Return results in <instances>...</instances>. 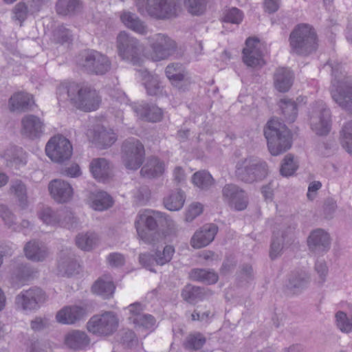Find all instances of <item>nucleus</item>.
Listing matches in <instances>:
<instances>
[{
    "mask_svg": "<svg viewBox=\"0 0 352 352\" xmlns=\"http://www.w3.org/2000/svg\"><path fill=\"white\" fill-rule=\"evenodd\" d=\"M329 65L332 75L330 87L331 98L341 108L352 113V80L343 73L340 63Z\"/></svg>",
    "mask_w": 352,
    "mask_h": 352,
    "instance_id": "nucleus-2",
    "label": "nucleus"
},
{
    "mask_svg": "<svg viewBox=\"0 0 352 352\" xmlns=\"http://www.w3.org/2000/svg\"><path fill=\"white\" fill-rule=\"evenodd\" d=\"M314 271L318 275L316 283L319 286H322L326 281L329 273L327 263L323 258H319L316 261Z\"/></svg>",
    "mask_w": 352,
    "mask_h": 352,
    "instance_id": "nucleus-53",
    "label": "nucleus"
},
{
    "mask_svg": "<svg viewBox=\"0 0 352 352\" xmlns=\"http://www.w3.org/2000/svg\"><path fill=\"white\" fill-rule=\"evenodd\" d=\"M166 220L162 212L146 210L140 212L135 221V227L138 236L145 243H155L157 241L159 233L157 232L158 224L162 220Z\"/></svg>",
    "mask_w": 352,
    "mask_h": 352,
    "instance_id": "nucleus-4",
    "label": "nucleus"
},
{
    "mask_svg": "<svg viewBox=\"0 0 352 352\" xmlns=\"http://www.w3.org/2000/svg\"><path fill=\"white\" fill-rule=\"evenodd\" d=\"M82 3L80 0H58L56 11L62 15H72L81 10Z\"/></svg>",
    "mask_w": 352,
    "mask_h": 352,
    "instance_id": "nucleus-37",
    "label": "nucleus"
},
{
    "mask_svg": "<svg viewBox=\"0 0 352 352\" xmlns=\"http://www.w3.org/2000/svg\"><path fill=\"white\" fill-rule=\"evenodd\" d=\"M243 60L249 67H256L263 63L261 43L257 38H248L245 41V47L243 50Z\"/></svg>",
    "mask_w": 352,
    "mask_h": 352,
    "instance_id": "nucleus-19",
    "label": "nucleus"
},
{
    "mask_svg": "<svg viewBox=\"0 0 352 352\" xmlns=\"http://www.w3.org/2000/svg\"><path fill=\"white\" fill-rule=\"evenodd\" d=\"M139 261L141 265H142L144 267L149 270L151 272H155L151 267L155 261V257L153 258V255L148 253L140 254L139 255Z\"/></svg>",
    "mask_w": 352,
    "mask_h": 352,
    "instance_id": "nucleus-63",
    "label": "nucleus"
},
{
    "mask_svg": "<svg viewBox=\"0 0 352 352\" xmlns=\"http://www.w3.org/2000/svg\"><path fill=\"white\" fill-rule=\"evenodd\" d=\"M341 144L349 153L352 154V121L346 122L342 129Z\"/></svg>",
    "mask_w": 352,
    "mask_h": 352,
    "instance_id": "nucleus-50",
    "label": "nucleus"
},
{
    "mask_svg": "<svg viewBox=\"0 0 352 352\" xmlns=\"http://www.w3.org/2000/svg\"><path fill=\"white\" fill-rule=\"evenodd\" d=\"M132 108L138 116L149 122H159L162 118V110L155 105L135 104Z\"/></svg>",
    "mask_w": 352,
    "mask_h": 352,
    "instance_id": "nucleus-28",
    "label": "nucleus"
},
{
    "mask_svg": "<svg viewBox=\"0 0 352 352\" xmlns=\"http://www.w3.org/2000/svg\"><path fill=\"white\" fill-rule=\"evenodd\" d=\"M90 171L95 179L104 182L112 175V168L105 158L93 159L89 164Z\"/></svg>",
    "mask_w": 352,
    "mask_h": 352,
    "instance_id": "nucleus-25",
    "label": "nucleus"
},
{
    "mask_svg": "<svg viewBox=\"0 0 352 352\" xmlns=\"http://www.w3.org/2000/svg\"><path fill=\"white\" fill-rule=\"evenodd\" d=\"M38 218L46 226L56 227L67 226L74 219L73 214L67 210H54L43 206L37 212Z\"/></svg>",
    "mask_w": 352,
    "mask_h": 352,
    "instance_id": "nucleus-16",
    "label": "nucleus"
},
{
    "mask_svg": "<svg viewBox=\"0 0 352 352\" xmlns=\"http://www.w3.org/2000/svg\"><path fill=\"white\" fill-rule=\"evenodd\" d=\"M243 19L242 11L236 8H232L223 12V21L233 24H239Z\"/></svg>",
    "mask_w": 352,
    "mask_h": 352,
    "instance_id": "nucleus-54",
    "label": "nucleus"
},
{
    "mask_svg": "<svg viewBox=\"0 0 352 352\" xmlns=\"http://www.w3.org/2000/svg\"><path fill=\"white\" fill-rule=\"evenodd\" d=\"M183 299L191 304H195L205 296L203 288L192 285H186L182 292Z\"/></svg>",
    "mask_w": 352,
    "mask_h": 352,
    "instance_id": "nucleus-38",
    "label": "nucleus"
},
{
    "mask_svg": "<svg viewBox=\"0 0 352 352\" xmlns=\"http://www.w3.org/2000/svg\"><path fill=\"white\" fill-rule=\"evenodd\" d=\"M65 254L63 252L61 253V256L60 261H58V267L60 272L67 276H71L76 271L77 268L78 267V264L77 263L74 254L69 253L67 257H64L63 256Z\"/></svg>",
    "mask_w": 352,
    "mask_h": 352,
    "instance_id": "nucleus-41",
    "label": "nucleus"
},
{
    "mask_svg": "<svg viewBox=\"0 0 352 352\" xmlns=\"http://www.w3.org/2000/svg\"><path fill=\"white\" fill-rule=\"evenodd\" d=\"M48 189L54 200L60 204L69 202L74 195V189L71 184L60 179L52 180L49 183Z\"/></svg>",
    "mask_w": 352,
    "mask_h": 352,
    "instance_id": "nucleus-20",
    "label": "nucleus"
},
{
    "mask_svg": "<svg viewBox=\"0 0 352 352\" xmlns=\"http://www.w3.org/2000/svg\"><path fill=\"white\" fill-rule=\"evenodd\" d=\"M114 290L115 286L113 281L107 276L100 278L92 286V292L103 298L111 297Z\"/></svg>",
    "mask_w": 352,
    "mask_h": 352,
    "instance_id": "nucleus-35",
    "label": "nucleus"
},
{
    "mask_svg": "<svg viewBox=\"0 0 352 352\" xmlns=\"http://www.w3.org/2000/svg\"><path fill=\"white\" fill-rule=\"evenodd\" d=\"M151 48V58L153 61L167 59L177 49L176 43L164 34H155L148 37Z\"/></svg>",
    "mask_w": 352,
    "mask_h": 352,
    "instance_id": "nucleus-11",
    "label": "nucleus"
},
{
    "mask_svg": "<svg viewBox=\"0 0 352 352\" xmlns=\"http://www.w3.org/2000/svg\"><path fill=\"white\" fill-rule=\"evenodd\" d=\"M78 65L88 74L102 76L111 67L109 58L96 50H87L80 54L76 60Z\"/></svg>",
    "mask_w": 352,
    "mask_h": 352,
    "instance_id": "nucleus-8",
    "label": "nucleus"
},
{
    "mask_svg": "<svg viewBox=\"0 0 352 352\" xmlns=\"http://www.w3.org/2000/svg\"><path fill=\"white\" fill-rule=\"evenodd\" d=\"M10 192L18 199L20 206L25 208L28 206L27 188L21 180H12L10 184Z\"/></svg>",
    "mask_w": 352,
    "mask_h": 352,
    "instance_id": "nucleus-44",
    "label": "nucleus"
},
{
    "mask_svg": "<svg viewBox=\"0 0 352 352\" xmlns=\"http://www.w3.org/2000/svg\"><path fill=\"white\" fill-rule=\"evenodd\" d=\"M203 212V206L200 203H192L188 207L186 214V221H192Z\"/></svg>",
    "mask_w": 352,
    "mask_h": 352,
    "instance_id": "nucleus-60",
    "label": "nucleus"
},
{
    "mask_svg": "<svg viewBox=\"0 0 352 352\" xmlns=\"http://www.w3.org/2000/svg\"><path fill=\"white\" fill-rule=\"evenodd\" d=\"M45 129L44 121L36 116L28 114L21 120V134L30 140L41 138Z\"/></svg>",
    "mask_w": 352,
    "mask_h": 352,
    "instance_id": "nucleus-17",
    "label": "nucleus"
},
{
    "mask_svg": "<svg viewBox=\"0 0 352 352\" xmlns=\"http://www.w3.org/2000/svg\"><path fill=\"white\" fill-rule=\"evenodd\" d=\"M0 216L5 223L14 230L19 231L17 226H15V217L12 212L5 206L0 205Z\"/></svg>",
    "mask_w": 352,
    "mask_h": 352,
    "instance_id": "nucleus-59",
    "label": "nucleus"
},
{
    "mask_svg": "<svg viewBox=\"0 0 352 352\" xmlns=\"http://www.w3.org/2000/svg\"><path fill=\"white\" fill-rule=\"evenodd\" d=\"M50 325V322L47 318H36L31 322V328L34 331H41L47 328Z\"/></svg>",
    "mask_w": 352,
    "mask_h": 352,
    "instance_id": "nucleus-64",
    "label": "nucleus"
},
{
    "mask_svg": "<svg viewBox=\"0 0 352 352\" xmlns=\"http://www.w3.org/2000/svg\"><path fill=\"white\" fill-rule=\"evenodd\" d=\"M98 241L97 234L93 232L78 234L76 239L77 246L85 251H89L93 249L96 245Z\"/></svg>",
    "mask_w": 352,
    "mask_h": 352,
    "instance_id": "nucleus-46",
    "label": "nucleus"
},
{
    "mask_svg": "<svg viewBox=\"0 0 352 352\" xmlns=\"http://www.w3.org/2000/svg\"><path fill=\"white\" fill-rule=\"evenodd\" d=\"M218 227L213 223L206 224L196 231L190 240L194 248L199 249L209 245L214 239Z\"/></svg>",
    "mask_w": 352,
    "mask_h": 352,
    "instance_id": "nucleus-23",
    "label": "nucleus"
},
{
    "mask_svg": "<svg viewBox=\"0 0 352 352\" xmlns=\"http://www.w3.org/2000/svg\"><path fill=\"white\" fill-rule=\"evenodd\" d=\"M286 120L289 122H294L297 116V105L290 99L283 98L280 100L279 104Z\"/></svg>",
    "mask_w": 352,
    "mask_h": 352,
    "instance_id": "nucleus-49",
    "label": "nucleus"
},
{
    "mask_svg": "<svg viewBox=\"0 0 352 352\" xmlns=\"http://www.w3.org/2000/svg\"><path fill=\"white\" fill-rule=\"evenodd\" d=\"M70 142L62 135L52 138L46 144V155L54 162L63 163L69 160L72 155Z\"/></svg>",
    "mask_w": 352,
    "mask_h": 352,
    "instance_id": "nucleus-14",
    "label": "nucleus"
},
{
    "mask_svg": "<svg viewBox=\"0 0 352 352\" xmlns=\"http://www.w3.org/2000/svg\"><path fill=\"white\" fill-rule=\"evenodd\" d=\"M144 160V148L140 140L134 138L126 140L122 146V161L127 169L137 170Z\"/></svg>",
    "mask_w": 352,
    "mask_h": 352,
    "instance_id": "nucleus-9",
    "label": "nucleus"
},
{
    "mask_svg": "<svg viewBox=\"0 0 352 352\" xmlns=\"http://www.w3.org/2000/svg\"><path fill=\"white\" fill-rule=\"evenodd\" d=\"M33 104L32 96L24 92L16 93L9 100L10 109L12 111L30 110Z\"/></svg>",
    "mask_w": 352,
    "mask_h": 352,
    "instance_id": "nucleus-32",
    "label": "nucleus"
},
{
    "mask_svg": "<svg viewBox=\"0 0 352 352\" xmlns=\"http://www.w3.org/2000/svg\"><path fill=\"white\" fill-rule=\"evenodd\" d=\"M58 94L61 100H69L78 109L84 111L96 110L101 102L96 90L88 85L64 83L58 88Z\"/></svg>",
    "mask_w": 352,
    "mask_h": 352,
    "instance_id": "nucleus-1",
    "label": "nucleus"
},
{
    "mask_svg": "<svg viewBox=\"0 0 352 352\" xmlns=\"http://www.w3.org/2000/svg\"><path fill=\"white\" fill-rule=\"evenodd\" d=\"M94 141L98 146L106 148L112 146L117 140L118 136L112 129L98 126L94 129Z\"/></svg>",
    "mask_w": 352,
    "mask_h": 352,
    "instance_id": "nucleus-30",
    "label": "nucleus"
},
{
    "mask_svg": "<svg viewBox=\"0 0 352 352\" xmlns=\"http://www.w3.org/2000/svg\"><path fill=\"white\" fill-rule=\"evenodd\" d=\"M206 342V337L199 332L190 333L184 342V346L186 349L199 350L203 347Z\"/></svg>",
    "mask_w": 352,
    "mask_h": 352,
    "instance_id": "nucleus-48",
    "label": "nucleus"
},
{
    "mask_svg": "<svg viewBox=\"0 0 352 352\" xmlns=\"http://www.w3.org/2000/svg\"><path fill=\"white\" fill-rule=\"evenodd\" d=\"M267 148L272 155H279L289 150L292 144L290 130L278 119L269 120L263 129Z\"/></svg>",
    "mask_w": 352,
    "mask_h": 352,
    "instance_id": "nucleus-3",
    "label": "nucleus"
},
{
    "mask_svg": "<svg viewBox=\"0 0 352 352\" xmlns=\"http://www.w3.org/2000/svg\"><path fill=\"white\" fill-rule=\"evenodd\" d=\"M90 342L88 335L80 330L71 331L65 337L66 346L75 351L85 349L89 346Z\"/></svg>",
    "mask_w": 352,
    "mask_h": 352,
    "instance_id": "nucleus-26",
    "label": "nucleus"
},
{
    "mask_svg": "<svg viewBox=\"0 0 352 352\" xmlns=\"http://www.w3.org/2000/svg\"><path fill=\"white\" fill-rule=\"evenodd\" d=\"M87 314L85 307L82 306H66L58 311L56 320L62 324H73L84 318Z\"/></svg>",
    "mask_w": 352,
    "mask_h": 352,
    "instance_id": "nucleus-24",
    "label": "nucleus"
},
{
    "mask_svg": "<svg viewBox=\"0 0 352 352\" xmlns=\"http://www.w3.org/2000/svg\"><path fill=\"white\" fill-rule=\"evenodd\" d=\"M179 10V0H146L144 14L157 19L175 17Z\"/></svg>",
    "mask_w": 352,
    "mask_h": 352,
    "instance_id": "nucleus-12",
    "label": "nucleus"
},
{
    "mask_svg": "<svg viewBox=\"0 0 352 352\" xmlns=\"http://www.w3.org/2000/svg\"><path fill=\"white\" fill-rule=\"evenodd\" d=\"M185 200V193L182 190L177 189L164 198V205L168 210L178 211L182 208Z\"/></svg>",
    "mask_w": 352,
    "mask_h": 352,
    "instance_id": "nucleus-36",
    "label": "nucleus"
},
{
    "mask_svg": "<svg viewBox=\"0 0 352 352\" xmlns=\"http://www.w3.org/2000/svg\"><path fill=\"white\" fill-rule=\"evenodd\" d=\"M298 164L294 161V156L291 154L287 155L283 160L280 166V174L284 177L292 176L298 168Z\"/></svg>",
    "mask_w": 352,
    "mask_h": 352,
    "instance_id": "nucleus-52",
    "label": "nucleus"
},
{
    "mask_svg": "<svg viewBox=\"0 0 352 352\" xmlns=\"http://www.w3.org/2000/svg\"><path fill=\"white\" fill-rule=\"evenodd\" d=\"M223 199L236 210H243L246 208L248 199L243 190L236 185L226 184L222 189Z\"/></svg>",
    "mask_w": 352,
    "mask_h": 352,
    "instance_id": "nucleus-18",
    "label": "nucleus"
},
{
    "mask_svg": "<svg viewBox=\"0 0 352 352\" xmlns=\"http://www.w3.org/2000/svg\"><path fill=\"white\" fill-rule=\"evenodd\" d=\"M236 177L241 181L252 184L265 179L268 175V166L262 159L250 156L236 164Z\"/></svg>",
    "mask_w": 352,
    "mask_h": 352,
    "instance_id": "nucleus-5",
    "label": "nucleus"
},
{
    "mask_svg": "<svg viewBox=\"0 0 352 352\" xmlns=\"http://www.w3.org/2000/svg\"><path fill=\"white\" fill-rule=\"evenodd\" d=\"M337 327L344 333L352 332V318H349L346 313L339 311L336 314Z\"/></svg>",
    "mask_w": 352,
    "mask_h": 352,
    "instance_id": "nucleus-51",
    "label": "nucleus"
},
{
    "mask_svg": "<svg viewBox=\"0 0 352 352\" xmlns=\"http://www.w3.org/2000/svg\"><path fill=\"white\" fill-rule=\"evenodd\" d=\"M192 182L195 186L201 190H208L214 184L212 175L206 170H200L194 173Z\"/></svg>",
    "mask_w": 352,
    "mask_h": 352,
    "instance_id": "nucleus-45",
    "label": "nucleus"
},
{
    "mask_svg": "<svg viewBox=\"0 0 352 352\" xmlns=\"http://www.w3.org/2000/svg\"><path fill=\"white\" fill-rule=\"evenodd\" d=\"M35 12L31 10V6L28 3L21 1L16 3L12 9V19L18 21L19 25H22L29 14Z\"/></svg>",
    "mask_w": 352,
    "mask_h": 352,
    "instance_id": "nucleus-47",
    "label": "nucleus"
},
{
    "mask_svg": "<svg viewBox=\"0 0 352 352\" xmlns=\"http://www.w3.org/2000/svg\"><path fill=\"white\" fill-rule=\"evenodd\" d=\"M289 43L292 52L298 55H308L317 49L316 34L310 25H299L291 32Z\"/></svg>",
    "mask_w": 352,
    "mask_h": 352,
    "instance_id": "nucleus-7",
    "label": "nucleus"
},
{
    "mask_svg": "<svg viewBox=\"0 0 352 352\" xmlns=\"http://www.w3.org/2000/svg\"><path fill=\"white\" fill-rule=\"evenodd\" d=\"M294 76L287 68H278L274 75V86L280 92L287 91L292 85Z\"/></svg>",
    "mask_w": 352,
    "mask_h": 352,
    "instance_id": "nucleus-31",
    "label": "nucleus"
},
{
    "mask_svg": "<svg viewBox=\"0 0 352 352\" xmlns=\"http://www.w3.org/2000/svg\"><path fill=\"white\" fill-rule=\"evenodd\" d=\"M54 39L56 43H69L72 40L71 32L64 25H58L54 31Z\"/></svg>",
    "mask_w": 352,
    "mask_h": 352,
    "instance_id": "nucleus-56",
    "label": "nucleus"
},
{
    "mask_svg": "<svg viewBox=\"0 0 352 352\" xmlns=\"http://www.w3.org/2000/svg\"><path fill=\"white\" fill-rule=\"evenodd\" d=\"M278 235V232H274L270 252V256L272 259L276 258L280 254L283 248V239L284 236L282 234L281 237H279Z\"/></svg>",
    "mask_w": 352,
    "mask_h": 352,
    "instance_id": "nucleus-58",
    "label": "nucleus"
},
{
    "mask_svg": "<svg viewBox=\"0 0 352 352\" xmlns=\"http://www.w3.org/2000/svg\"><path fill=\"white\" fill-rule=\"evenodd\" d=\"M23 250L27 258L32 261H43L48 255L47 248L35 240L28 242Z\"/></svg>",
    "mask_w": 352,
    "mask_h": 352,
    "instance_id": "nucleus-29",
    "label": "nucleus"
},
{
    "mask_svg": "<svg viewBox=\"0 0 352 352\" xmlns=\"http://www.w3.org/2000/svg\"><path fill=\"white\" fill-rule=\"evenodd\" d=\"M112 197L104 191L96 192L93 197L91 206L96 210H105L113 205Z\"/></svg>",
    "mask_w": 352,
    "mask_h": 352,
    "instance_id": "nucleus-43",
    "label": "nucleus"
},
{
    "mask_svg": "<svg viewBox=\"0 0 352 352\" xmlns=\"http://www.w3.org/2000/svg\"><path fill=\"white\" fill-rule=\"evenodd\" d=\"M116 48L120 58L133 65L140 66L144 60V47L135 37L125 31L120 32L116 37Z\"/></svg>",
    "mask_w": 352,
    "mask_h": 352,
    "instance_id": "nucleus-6",
    "label": "nucleus"
},
{
    "mask_svg": "<svg viewBox=\"0 0 352 352\" xmlns=\"http://www.w3.org/2000/svg\"><path fill=\"white\" fill-rule=\"evenodd\" d=\"M311 129L319 135H327L330 131L331 113L322 101H317L312 106L310 114Z\"/></svg>",
    "mask_w": 352,
    "mask_h": 352,
    "instance_id": "nucleus-13",
    "label": "nucleus"
},
{
    "mask_svg": "<svg viewBox=\"0 0 352 352\" xmlns=\"http://www.w3.org/2000/svg\"><path fill=\"white\" fill-rule=\"evenodd\" d=\"M46 298L45 293L41 288L32 287L17 294L14 303L18 309L23 311H32L38 309Z\"/></svg>",
    "mask_w": 352,
    "mask_h": 352,
    "instance_id": "nucleus-15",
    "label": "nucleus"
},
{
    "mask_svg": "<svg viewBox=\"0 0 352 352\" xmlns=\"http://www.w3.org/2000/svg\"><path fill=\"white\" fill-rule=\"evenodd\" d=\"M175 249L171 245H166L162 252L157 251L155 254V261L157 265H164L170 261Z\"/></svg>",
    "mask_w": 352,
    "mask_h": 352,
    "instance_id": "nucleus-55",
    "label": "nucleus"
},
{
    "mask_svg": "<svg viewBox=\"0 0 352 352\" xmlns=\"http://www.w3.org/2000/svg\"><path fill=\"white\" fill-rule=\"evenodd\" d=\"M32 270L23 264L16 265L12 270L11 280L13 283L23 285L32 276Z\"/></svg>",
    "mask_w": 352,
    "mask_h": 352,
    "instance_id": "nucleus-42",
    "label": "nucleus"
},
{
    "mask_svg": "<svg viewBox=\"0 0 352 352\" xmlns=\"http://www.w3.org/2000/svg\"><path fill=\"white\" fill-rule=\"evenodd\" d=\"M164 170V164L157 157H151L141 168V175L147 178L160 177Z\"/></svg>",
    "mask_w": 352,
    "mask_h": 352,
    "instance_id": "nucleus-34",
    "label": "nucleus"
},
{
    "mask_svg": "<svg viewBox=\"0 0 352 352\" xmlns=\"http://www.w3.org/2000/svg\"><path fill=\"white\" fill-rule=\"evenodd\" d=\"M311 279V274L306 270H294L289 276L287 289L294 294H300L308 287Z\"/></svg>",
    "mask_w": 352,
    "mask_h": 352,
    "instance_id": "nucleus-21",
    "label": "nucleus"
},
{
    "mask_svg": "<svg viewBox=\"0 0 352 352\" xmlns=\"http://www.w3.org/2000/svg\"><path fill=\"white\" fill-rule=\"evenodd\" d=\"M118 319L112 311L92 316L87 323V330L96 336H109L116 331Z\"/></svg>",
    "mask_w": 352,
    "mask_h": 352,
    "instance_id": "nucleus-10",
    "label": "nucleus"
},
{
    "mask_svg": "<svg viewBox=\"0 0 352 352\" xmlns=\"http://www.w3.org/2000/svg\"><path fill=\"white\" fill-rule=\"evenodd\" d=\"M122 23L129 29L142 35L148 33V28L135 13L123 11L120 14Z\"/></svg>",
    "mask_w": 352,
    "mask_h": 352,
    "instance_id": "nucleus-27",
    "label": "nucleus"
},
{
    "mask_svg": "<svg viewBox=\"0 0 352 352\" xmlns=\"http://www.w3.org/2000/svg\"><path fill=\"white\" fill-rule=\"evenodd\" d=\"M140 76L144 81L147 94L150 96H157L161 91L160 80L157 75H153L145 69L138 70Z\"/></svg>",
    "mask_w": 352,
    "mask_h": 352,
    "instance_id": "nucleus-33",
    "label": "nucleus"
},
{
    "mask_svg": "<svg viewBox=\"0 0 352 352\" xmlns=\"http://www.w3.org/2000/svg\"><path fill=\"white\" fill-rule=\"evenodd\" d=\"M307 243L312 252L317 254H324L330 248V236L324 230L318 228L310 233Z\"/></svg>",
    "mask_w": 352,
    "mask_h": 352,
    "instance_id": "nucleus-22",
    "label": "nucleus"
},
{
    "mask_svg": "<svg viewBox=\"0 0 352 352\" xmlns=\"http://www.w3.org/2000/svg\"><path fill=\"white\" fill-rule=\"evenodd\" d=\"M129 320L135 325L143 327L146 329H150L155 325V320L150 314L138 315L136 317L129 318Z\"/></svg>",
    "mask_w": 352,
    "mask_h": 352,
    "instance_id": "nucleus-57",
    "label": "nucleus"
},
{
    "mask_svg": "<svg viewBox=\"0 0 352 352\" xmlns=\"http://www.w3.org/2000/svg\"><path fill=\"white\" fill-rule=\"evenodd\" d=\"M190 277L193 280L207 284L215 283L218 280V276L214 271L199 268L192 269L190 272Z\"/></svg>",
    "mask_w": 352,
    "mask_h": 352,
    "instance_id": "nucleus-39",
    "label": "nucleus"
},
{
    "mask_svg": "<svg viewBox=\"0 0 352 352\" xmlns=\"http://www.w3.org/2000/svg\"><path fill=\"white\" fill-rule=\"evenodd\" d=\"M109 265L112 267H119L125 263V258L123 254L118 252H113L108 255L107 258Z\"/></svg>",
    "mask_w": 352,
    "mask_h": 352,
    "instance_id": "nucleus-61",
    "label": "nucleus"
},
{
    "mask_svg": "<svg viewBox=\"0 0 352 352\" xmlns=\"http://www.w3.org/2000/svg\"><path fill=\"white\" fill-rule=\"evenodd\" d=\"M167 78L171 81L172 84L177 86L178 84L184 80L185 77V70L180 63H170L165 69Z\"/></svg>",
    "mask_w": 352,
    "mask_h": 352,
    "instance_id": "nucleus-40",
    "label": "nucleus"
},
{
    "mask_svg": "<svg viewBox=\"0 0 352 352\" xmlns=\"http://www.w3.org/2000/svg\"><path fill=\"white\" fill-rule=\"evenodd\" d=\"M254 277L253 269L250 265L245 264L242 265L238 274V278L241 283L249 282Z\"/></svg>",
    "mask_w": 352,
    "mask_h": 352,
    "instance_id": "nucleus-62",
    "label": "nucleus"
}]
</instances>
